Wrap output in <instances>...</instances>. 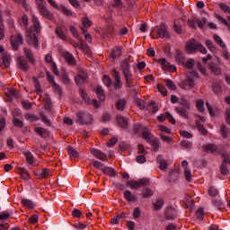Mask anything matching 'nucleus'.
<instances>
[{
	"label": "nucleus",
	"instance_id": "63",
	"mask_svg": "<svg viewBox=\"0 0 230 230\" xmlns=\"http://www.w3.org/2000/svg\"><path fill=\"white\" fill-rule=\"evenodd\" d=\"M181 146L183 148H191L192 144H191V142H190L189 140H182V141L181 142Z\"/></svg>",
	"mask_w": 230,
	"mask_h": 230
},
{
	"label": "nucleus",
	"instance_id": "17",
	"mask_svg": "<svg viewBox=\"0 0 230 230\" xmlns=\"http://www.w3.org/2000/svg\"><path fill=\"white\" fill-rule=\"evenodd\" d=\"M121 57V48L115 47L113 49H111V52L110 54V58H111L112 62L116 60L117 58H119Z\"/></svg>",
	"mask_w": 230,
	"mask_h": 230
},
{
	"label": "nucleus",
	"instance_id": "49",
	"mask_svg": "<svg viewBox=\"0 0 230 230\" xmlns=\"http://www.w3.org/2000/svg\"><path fill=\"white\" fill-rule=\"evenodd\" d=\"M214 40L219 44L221 48H226V43H224V40H222V38L218 36V34H214Z\"/></svg>",
	"mask_w": 230,
	"mask_h": 230
},
{
	"label": "nucleus",
	"instance_id": "29",
	"mask_svg": "<svg viewBox=\"0 0 230 230\" xmlns=\"http://www.w3.org/2000/svg\"><path fill=\"white\" fill-rule=\"evenodd\" d=\"M196 127L203 136H208V129L204 128V125H202L199 120H195Z\"/></svg>",
	"mask_w": 230,
	"mask_h": 230
},
{
	"label": "nucleus",
	"instance_id": "15",
	"mask_svg": "<svg viewBox=\"0 0 230 230\" xmlns=\"http://www.w3.org/2000/svg\"><path fill=\"white\" fill-rule=\"evenodd\" d=\"M117 123L120 128H127L128 127V119L121 116V115H117Z\"/></svg>",
	"mask_w": 230,
	"mask_h": 230
},
{
	"label": "nucleus",
	"instance_id": "25",
	"mask_svg": "<svg viewBox=\"0 0 230 230\" xmlns=\"http://www.w3.org/2000/svg\"><path fill=\"white\" fill-rule=\"evenodd\" d=\"M102 170L105 175H110V177H116V170H114V168L106 166Z\"/></svg>",
	"mask_w": 230,
	"mask_h": 230
},
{
	"label": "nucleus",
	"instance_id": "4",
	"mask_svg": "<svg viewBox=\"0 0 230 230\" xmlns=\"http://www.w3.org/2000/svg\"><path fill=\"white\" fill-rule=\"evenodd\" d=\"M75 118V123H78V125H91L93 123V117L89 113L77 111Z\"/></svg>",
	"mask_w": 230,
	"mask_h": 230
},
{
	"label": "nucleus",
	"instance_id": "54",
	"mask_svg": "<svg viewBox=\"0 0 230 230\" xmlns=\"http://www.w3.org/2000/svg\"><path fill=\"white\" fill-rule=\"evenodd\" d=\"M196 24H198L199 28L204 30V24H208V20L206 18L202 20L196 19Z\"/></svg>",
	"mask_w": 230,
	"mask_h": 230
},
{
	"label": "nucleus",
	"instance_id": "41",
	"mask_svg": "<svg viewBox=\"0 0 230 230\" xmlns=\"http://www.w3.org/2000/svg\"><path fill=\"white\" fill-rule=\"evenodd\" d=\"M25 119H27V121H39V116L35 115V114H31V113H27L24 115Z\"/></svg>",
	"mask_w": 230,
	"mask_h": 230
},
{
	"label": "nucleus",
	"instance_id": "33",
	"mask_svg": "<svg viewBox=\"0 0 230 230\" xmlns=\"http://www.w3.org/2000/svg\"><path fill=\"white\" fill-rule=\"evenodd\" d=\"M2 62L4 67H10V54L8 52L3 54Z\"/></svg>",
	"mask_w": 230,
	"mask_h": 230
},
{
	"label": "nucleus",
	"instance_id": "16",
	"mask_svg": "<svg viewBox=\"0 0 230 230\" xmlns=\"http://www.w3.org/2000/svg\"><path fill=\"white\" fill-rule=\"evenodd\" d=\"M18 67L21 69V71H28V69H30L28 61L24 59V57L18 58Z\"/></svg>",
	"mask_w": 230,
	"mask_h": 230
},
{
	"label": "nucleus",
	"instance_id": "62",
	"mask_svg": "<svg viewBox=\"0 0 230 230\" xmlns=\"http://www.w3.org/2000/svg\"><path fill=\"white\" fill-rule=\"evenodd\" d=\"M213 92L216 93V94H220V93H222V86L220 84H213Z\"/></svg>",
	"mask_w": 230,
	"mask_h": 230
},
{
	"label": "nucleus",
	"instance_id": "5",
	"mask_svg": "<svg viewBox=\"0 0 230 230\" xmlns=\"http://www.w3.org/2000/svg\"><path fill=\"white\" fill-rule=\"evenodd\" d=\"M46 75L48 82L50 84V85H52L54 89V93L58 94V96H62V86L55 82V76H53L49 71L46 72Z\"/></svg>",
	"mask_w": 230,
	"mask_h": 230
},
{
	"label": "nucleus",
	"instance_id": "10",
	"mask_svg": "<svg viewBox=\"0 0 230 230\" xmlns=\"http://www.w3.org/2000/svg\"><path fill=\"white\" fill-rule=\"evenodd\" d=\"M199 76V74L195 71H192L190 73L189 75H187L186 80L184 81V85H188L189 89H194L195 87V80L193 78H197Z\"/></svg>",
	"mask_w": 230,
	"mask_h": 230
},
{
	"label": "nucleus",
	"instance_id": "28",
	"mask_svg": "<svg viewBox=\"0 0 230 230\" xmlns=\"http://www.w3.org/2000/svg\"><path fill=\"white\" fill-rule=\"evenodd\" d=\"M174 57H175V61L178 64H184V61L186 60V58H184V55L182 54V52H181L180 50H177Z\"/></svg>",
	"mask_w": 230,
	"mask_h": 230
},
{
	"label": "nucleus",
	"instance_id": "38",
	"mask_svg": "<svg viewBox=\"0 0 230 230\" xmlns=\"http://www.w3.org/2000/svg\"><path fill=\"white\" fill-rule=\"evenodd\" d=\"M153 204L156 211H159V209H162L163 206H164V200L163 199H158Z\"/></svg>",
	"mask_w": 230,
	"mask_h": 230
},
{
	"label": "nucleus",
	"instance_id": "12",
	"mask_svg": "<svg viewBox=\"0 0 230 230\" xmlns=\"http://www.w3.org/2000/svg\"><path fill=\"white\" fill-rule=\"evenodd\" d=\"M166 220H173L177 217V210L173 207H167L164 211Z\"/></svg>",
	"mask_w": 230,
	"mask_h": 230
},
{
	"label": "nucleus",
	"instance_id": "44",
	"mask_svg": "<svg viewBox=\"0 0 230 230\" xmlns=\"http://www.w3.org/2000/svg\"><path fill=\"white\" fill-rule=\"evenodd\" d=\"M154 195V190L150 188H146L144 192L142 193V197L144 199H150Z\"/></svg>",
	"mask_w": 230,
	"mask_h": 230
},
{
	"label": "nucleus",
	"instance_id": "24",
	"mask_svg": "<svg viewBox=\"0 0 230 230\" xmlns=\"http://www.w3.org/2000/svg\"><path fill=\"white\" fill-rule=\"evenodd\" d=\"M23 53L25 57L28 58L30 64H35V59L33 58V54L31 53V50H30L28 48H24Z\"/></svg>",
	"mask_w": 230,
	"mask_h": 230
},
{
	"label": "nucleus",
	"instance_id": "21",
	"mask_svg": "<svg viewBox=\"0 0 230 230\" xmlns=\"http://www.w3.org/2000/svg\"><path fill=\"white\" fill-rule=\"evenodd\" d=\"M184 26V20L182 18L174 22L173 30L176 33H181V28Z\"/></svg>",
	"mask_w": 230,
	"mask_h": 230
},
{
	"label": "nucleus",
	"instance_id": "20",
	"mask_svg": "<svg viewBox=\"0 0 230 230\" xmlns=\"http://www.w3.org/2000/svg\"><path fill=\"white\" fill-rule=\"evenodd\" d=\"M38 11L40 12V15H42V17H47V19L49 21L53 20V14L49 13V10H48L46 5L45 7L38 9Z\"/></svg>",
	"mask_w": 230,
	"mask_h": 230
},
{
	"label": "nucleus",
	"instance_id": "14",
	"mask_svg": "<svg viewBox=\"0 0 230 230\" xmlns=\"http://www.w3.org/2000/svg\"><path fill=\"white\" fill-rule=\"evenodd\" d=\"M90 152L97 159H101V161H107V155L103 152H102L101 150L91 148Z\"/></svg>",
	"mask_w": 230,
	"mask_h": 230
},
{
	"label": "nucleus",
	"instance_id": "13",
	"mask_svg": "<svg viewBox=\"0 0 230 230\" xmlns=\"http://www.w3.org/2000/svg\"><path fill=\"white\" fill-rule=\"evenodd\" d=\"M112 75L114 76L115 83L114 89H121V75L117 70H113Z\"/></svg>",
	"mask_w": 230,
	"mask_h": 230
},
{
	"label": "nucleus",
	"instance_id": "58",
	"mask_svg": "<svg viewBox=\"0 0 230 230\" xmlns=\"http://www.w3.org/2000/svg\"><path fill=\"white\" fill-rule=\"evenodd\" d=\"M9 96H13L14 98H21V93L15 89H11L8 91Z\"/></svg>",
	"mask_w": 230,
	"mask_h": 230
},
{
	"label": "nucleus",
	"instance_id": "9",
	"mask_svg": "<svg viewBox=\"0 0 230 230\" xmlns=\"http://www.w3.org/2000/svg\"><path fill=\"white\" fill-rule=\"evenodd\" d=\"M208 69L215 76H220V75H222V66L215 61L208 63Z\"/></svg>",
	"mask_w": 230,
	"mask_h": 230
},
{
	"label": "nucleus",
	"instance_id": "7",
	"mask_svg": "<svg viewBox=\"0 0 230 230\" xmlns=\"http://www.w3.org/2000/svg\"><path fill=\"white\" fill-rule=\"evenodd\" d=\"M156 39H170V33L168 32V27L164 23H161L156 31Z\"/></svg>",
	"mask_w": 230,
	"mask_h": 230
},
{
	"label": "nucleus",
	"instance_id": "31",
	"mask_svg": "<svg viewBox=\"0 0 230 230\" xmlns=\"http://www.w3.org/2000/svg\"><path fill=\"white\" fill-rule=\"evenodd\" d=\"M127 105V100L125 99H119L117 102H116V109L118 111H125V106Z\"/></svg>",
	"mask_w": 230,
	"mask_h": 230
},
{
	"label": "nucleus",
	"instance_id": "8",
	"mask_svg": "<svg viewBox=\"0 0 230 230\" xmlns=\"http://www.w3.org/2000/svg\"><path fill=\"white\" fill-rule=\"evenodd\" d=\"M88 78H89V75H87V73L82 68H79L77 72V75L75 76V79L76 85H82L83 84H85Z\"/></svg>",
	"mask_w": 230,
	"mask_h": 230
},
{
	"label": "nucleus",
	"instance_id": "22",
	"mask_svg": "<svg viewBox=\"0 0 230 230\" xmlns=\"http://www.w3.org/2000/svg\"><path fill=\"white\" fill-rule=\"evenodd\" d=\"M124 199H126L128 202H137V197L132 195V192L128 190L124 191Z\"/></svg>",
	"mask_w": 230,
	"mask_h": 230
},
{
	"label": "nucleus",
	"instance_id": "59",
	"mask_svg": "<svg viewBox=\"0 0 230 230\" xmlns=\"http://www.w3.org/2000/svg\"><path fill=\"white\" fill-rule=\"evenodd\" d=\"M197 51H199V53H202L203 55H206L208 53V49H206V47L202 45V43L198 42V49Z\"/></svg>",
	"mask_w": 230,
	"mask_h": 230
},
{
	"label": "nucleus",
	"instance_id": "36",
	"mask_svg": "<svg viewBox=\"0 0 230 230\" xmlns=\"http://www.w3.org/2000/svg\"><path fill=\"white\" fill-rule=\"evenodd\" d=\"M206 46L211 53H217V47H215V44H213L211 40H206Z\"/></svg>",
	"mask_w": 230,
	"mask_h": 230
},
{
	"label": "nucleus",
	"instance_id": "56",
	"mask_svg": "<svg viewBox=\"0 0 230 230\" xmlns=\"http://www.w3.org/2000/svg\"><path fill=\"white\" fill-rule=\"evenodd\" d=\"M180 135L181 137H186V139H191V137H193V134L185 130H180Z\"/></svg>",
	"mask_w": 230,
	"mask_h": 230
},
{
	"label": "nucleus",
	"instance_id": "39",
	"mask_svg": "<svg viewBox=\"0 0 230 230\" xmlns=\"http://www.w3.org/2000/svg\"><path fill=\"white\" fill-rule=\"evenodd\" d=\"M146 103V102H145V101L140 98L135 99V104L137 105V107H138V109H140V111L145 110Z\"/></svg>",
	"mask_w": 230,
	"mask_h": 230
},
{
	"label": "nucleus",
	"instance_id": "47",
	"mask_svg": "<svg viewBox=\"0 0 230 230\" xmlns=\"http://www.w3.org/2000/svg\"><path fill=\"white\" fill-rule=\"evenodd\" d=\"M61 82H63V84H65L66 85H69L71 79L69 78V75H67V73L62 74Z\"/></svg>",
	"mask_w": 230,
	"mask_h": 230
},
{
	"label": "nucleus",
	"instance_id": "64",
	"mask_svg": "<svg viewBox=\"0 0 230 230\" xmlns=\"http://www.w3.org/2000/svg\"><path fill=\"white\" fill-rule=\"evenodd\" d=\"M226 121L227 125H230V108H226Z\"/></svg>",
	"mask_w": 230,
	"mask_h": 230
},
{
	"label": "nucleus",
	"instance_id": "52",
	"mask_svg": "<svg viewBox=\"0 0 230 230\" xmlns=\"http://www.w3.org/2000/svg\"><path fill=\"white\" fill-rule=\"evenodd\" d=\"M148 144L153 146V150L155 152H157V150H159V141H157V139H153L152 141H149Z\"/></svg>",
	"mask_w": 230,
	"mask_h": 230
},
{
	"label": "nucleus",
	"instance_id": "37",
	"mask_svg": "<svg viewBox=\"0 0 230 230\" xmlns=\"http://www.w3.org/2000/svg\"><path fill=\"white\" fill-rule=\"evenodd\" d=\"M220 173L221 175H229V167L227 166V164L221 163Z\"/></svg>",
	"mask_w": 230,
	"mask_h": 230
},
{
	"label": "nucleus",
	"instance_id": "27",
	"mask_svg": "<svg viewBox=\"0 0 230 230\" xmlns=\"http://www.w3.org/2000/svg\"><path fill=\"white\" fill-rule=\"evenodd\" d=\"M175 111L179 115L181 116V118L188 119V110H186L184 107H176Z\"/></svg>",
	"mask_w": 230,
	"mask_h": 230
},
{
	"label": "nucleus",
	"instance_id": "30",
	"mask_svg": "<svg viewBox=\"0 0 230 230\" xmlns=\"http://www.w3.org/2000/svg\"><path fill=\"white\" fill-rule=\"evenodd\" d=\"M198 46H199V42L198 43L190 42L187 45L188 53H197Z\"/></svg>",
	"mask_w": 230,
	"mask_h": 230
},
{
	"label": "nucleus",
	"instance_id": "40",
	"mask_svg": "<svg viewBox=\"0 0 230 230\" xmlns=\"http://www.w3.org/2000/svg\"><path fill=\"white\" fill-rule=\"evenodd\" d=\"M164 82H165L166 87L171 89V91H175L177 89V85L173 84V81L170 79H164Z\"/></svg>",
	"mask_w": 230,
	"mask_h": 230
},
{
	"label": "nucleus",
	"instance_id": "51",
	"mask_svg": "<svg viewBox=\"0 0 230 230\" xmlns=\"http://www.w3.org/2000/svg\"><path fill=\"white\" fill-rule=\"evenodd\" d=\"M26 157L28 164H33V155L30 152L23 153Z\"/></svg>",
	"mask_w": 230,
	"mask_h": 230
},
{
	"label": "nucleus",
	"instance_id": "34",
	"mask_svg": "<svg viewBox=\"0 0 230 230\" xmlns=\"http://www.w3.org/2000/svg\"><path fill=\"white\" fill-rule=\"evenodd\" d=\"M221 136L224 138L229 137V136H230L229 128H227V126H226V124L221 125Z\"/></svg>",
	"mask_w": 230,
	"mask_h": 230
},
{
	"label": "nucleus",
	"instance_id": "19",
	"mask_svg": "<svg viewBox=\"0 0 230 230\" xmlns=\"http://www.w3.org/2000/svg\"><path fill=\"white\" fill-rule=\"evenodd\" d=\"M34 132H36V134H38L39 136H40V137H49V131L47 130L44 128H35Z\"/></svg>",
	"mask_w": 230,
	"mask_h": 230
},
{
	"label": "nucleus",
	"instance_id": "11",
	"mask_svg": "<svg viewBox=\"0 0 230 230\" xmlns=\"http://www.w3.org/2000/svg\"><path fill=\"white\" fill-rule=\"evenodd\" d=\"M155 62H158L159 64H161L162 69H164V71H176L177 69L175 66L170 65V63H168V61L164 58L157 59L155 60Z\"/></svg>",
	"mask_w": 230,
	"mask_h": 230
},
{
	"label": "nucleus",
	"instance_id": "32",
	"mask_svg": "<svg viewBox=\"0 0 230 230\" xmlns=\"http://www.w3.org/2000/svg\"><path fill=\"white\" fill-rule=\"evenodd\" d=\"M79 93L85 103L91 105V99L89 98V96H87V93H85V90L84 88H80Z\"/></svg>",
	"mask_w": 230,
	"mask_h": 230
},
{
	"label": "nucleus",
	"instance_id": "26",
	"mask_svg": "<svg viewBox=\"0 0 230 230\" xmlns=\"http://www.w3.org/2000/svg\"><path fill=\"white\" fill-rule=\"evenodd\" d=\"M96 94L101 102H105L106 96H105V93L103 92V88H102V86H97Z\"/></svg>",
	"mask_w": 230,
	"mask_h": 230
},
{
	"label": "nucleus",
	"instance_id": "57",
	"mask_svg": "<svg viewBox=\"0 0 230 230\" xmlns=\"http://www.w3.org/2000/svg\"><path fill=\"white\" fill-rule=\"evenodd\" d=\"M196 217L199 220H204V208L196 210Z\"/></svg>",
	"mask_w": 230,
	"mask_h": 230
},
{
	"label": "nucleus",
	"instance_id": "35",
	"mask_svg": "<svg viewBox=\"0 0 230 230\" xmlns=\"http://www.w3.org/2000/svg\"><path fill=\"white\" fill-rule=\"evenodd\" d=\"M67 152L71 159L73 158L77 159V157H80V155L78 154V152H76V150H75V148L71 146H68Z\"/></svg>",
	"mask_w": 230,
	"mask_h": 230
},
{
	"label": "nucleus",
	"instance_id": "55",
	"mask_svg": "<svg viewBox=\"0 0 230 230\" xmlns=\"http://www.w3.org/2000/svg\"><path fill=\"white\" fill-rule=\"evenodd\" d=\"M102 82L104 85H106V87H111V85H112V80H111V77H109V75H104L102 77Z\"/></svg>",
	"mask_w": 230,
	"mask_h": 230
},
{
	"label": "nucleus",
	"instance_id": "45",
	"mask_svg": "<svg viewBox=\"0 0 230 230\" xmlns=\"http://www.w3.org/2000/svg\"><path fill=\"white\" fill-rule=\"evenodd\" d=\"M133 130H134L135 134H139V132H141V130H148V129L146 128V127H144L141 124H135L133 126Z\"/></svg>",
	"mask_w": 230,
	"mask_h": 230
},
{
	"label": "nucleus",
	"instance_id": "43",
	"mask_svg": "<svg viewBox=\"0 0 230 230\" xmlns=\"http://www.w3.org/2000/svg\"><path fill=\"white\" fill-rule=\"evenodd\" d=\"M22 206H24V208H30L31 209H33V208H35V204L33 203V201L27 199H22Z\"/></svg>",
	"mask_w": 230,
	"mask_h": 230
},
{
	"label": "nucleus",
	"instance_id": "3",
	"mask_svg": "<svg viewBox=\"0 0 230 230\" xmlns=\"http://www.w3.org/2000/svg\"><path fill=\"white\" fill-rule=\"evenodd\" d=\"M150 184V178H142L138 181L130 180L126 181V186L131 188V190H139V188H145V186H148Z\"/></svg>",
	"mask_w": 230,
	"mask_h": 230
},
{
	"label": "nucleus",
	"instance_id": "18",
	"mask_svg": "<svg viewBox=\"0 0 230 230\" xmlns=\"http://www.w3.org/2000/svg\"><path fill=\"white\" fill-rule=\"evenodd\" d=\"M63 57L67 64H69L70 66H76V60L75 59V57H73V54L69 52H65L63 54Z\"/></svg>",
	"mask_w": 230,
	"mask_h": 230
},
{
	"label": "nucleus",
	"instance_id": "6",
	"mask_svg": "<svg viewBox=\"0 0 230 230\" xmlns=\"http://www.w3.org/2000/svg\"><path fill=\"white\" fill-rule=\"evenodd\" d=\"M11 44L14 51H17L19 49V46L24 44V38H22V35H21V33H16L14 36L11 37Z\"/></svg>",
	"mask_w": 230,
	"mask_h": 230
},
{
	"label": "nucleus",
	"instance_id": "61",
	"mask_svg": "<svg viewBox=\"0 0 230 230\" xmlns=\"http://www.w3.org/2000/svg\"><path fill=\"white\" fill-rule=\"evenodd\" d=\"M219 8L225 12V13H230V7L224 3L219 4Z\"/></svg>",
	"mask_w": 230,
	"mask_h": 230
},
{
	"label": "nucleus",
	"instance_id": "60",
	"mask_svg": "<svg viewBox=\"0 0 230 230\" xmlns=\"http://www.w3.org/2000/svg\"><path fill=\"white\" fill-rule=\"evenodd\" d=\"M47 177H49V171L44 168L41 170V172L40 173V179H46Z\"/></svg>",
	"mask_w": 230,
	"mask_h": 230
},
{
	"label": "nucleus",
	"instance_id": "1",
	"mask_svg": "<svg viewBox=\"0 0 230 230\" xmlns=\"http://www.w3.org/2000/svg\"><path fill=\"white\" fill-rule=\"evenodd\" d=\"M32 22L33 24L27 33V42L30 46L33 44L35 48H39V38L37 35H39V31H40V22H39V18L35 15H32Z\"/></svg>",
	"mask_w": 230,
	"mask_h": 230
},
{
	"label": "nucleus",
	"instance_id": "42",
	"mask_svg": "<svg viewBox=\"0 0 230 230\" xmlns=\"http://www.w3.org/2000/svg\"><path fill=\"white\" fill-rule=\"evenodd\" d=\"M32 80L37 94H40V93H42V89L40 88V83L39 82V79L37 77H32Z\"/></svg>",
	"mask_w": 230,
	"mask_h": 230
},
{
	"label": "nucleus",
	"instance_id": "2",
	"mask_svg": "<svg viewBox=\"0 0 230 230\" xmlns=\"http://www.w3.org/2000/svg\"><path fill=\"white\" fill-rule=\"evenodd\" d=\"M120 71H122L123 76L126 80L128 87H131V84H134V78H132V71H130V63L128 58H126L120 64Z\"/></svg>",
	"mask_w": 230,
	"mask_h": 230
},
{
	"label": "nucleus",
	"instance_id": "46",
	"mask_svg": "<svg viewBox=\"0 0 230 230\" xmlns=\"http://www.w3.org/2000/svg\"><path fill=\"white\" fill-rule=\"evenodd\" d=\"M13 125L14 127H18L19 128H22V127H24V123L22 122V120L13 117Z\"/></svg>",
	"mask_w": 230,
	"mask_h": 230
},
{
	"label": "nucleus",
	"instance_id": "48",
	"mask_svg": "<svg viewBox=\"0 0 230 230\" xmlns=\"http://www.w3.org/2000/svg\"><path fill=\"white\" fill-rule=\"evenodd\" d=\"M82 24L84 28H91V26H93V22L88 17H85L82 20Z\"/></svg>",
	"mask_w": 230,
	"mask_h": 230
},
{
	"label": "nucleus",
	"instance_id": "50",
	"mask_svg": "<svg viewBox=\"0 0 230 230\" xmlns=\"http://www.w3.org/2000/svg\"><path fill=\"white\" fill-rule=\"evenodd\" d=\"M208 195L210 197H217V195H218V189H217L215 186H211L208 189Z\"/></svg>",
	"mask_w": 230,
	"mask_h": 230
},
{
	"label": "nucleus",
	"instance_id": "53",
	"mask_svg": "<svg viewBox=\"0 0 230 230\" xmlns=\"http://www.w3.org/2000/svg\"><path fill=\"white\" fill-rule=\"evenodd\" d=\"M180 105H181V107H183V109L190 111L191 104H190L189 102H187L185 99H181L180 101Z\"/></svg>",
	"mask_w": 230,
	"mask_h": 230
},
{
	"label": "nucleus",
	"instance_id": "23",
	"mask_svg": "<svg viewBox=\"0 0 230 230\" xmlns=\"http://www.w3.org/2000/svg\"><path fill=\"white\" fill-rule=\"evenodd\" d=\"M202 148L204 152L213 154L214 152H217V146L215 144H207L202 146Z\"/></svg>",
	"mask_w": 230,
	"mask_h": 230
}]
</instances>
